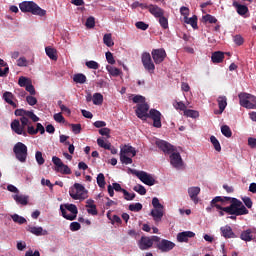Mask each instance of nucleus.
I'll use <instances>...</instances> for the list:
<instances>
[{
    "mask_svg": "<svg viewBox=\"0 0 256 256\" xmlns=\"http://www.w3.org/2000/svg\"><path fill=\"white\" fill-rule=\"evenodd\" d=\"M80 230H81L80 222H71L70 231H80Z\"/></svg>",
    "mask_w": 256,
    "mask_h": 256,
    "instance_id": "nucleus-60",
    "label": "nucleus"
},
{
    "mask_svg": "<svg viewBox=\"0 0 256 256\" xmlns=\"http://www.w3.org/2000/svg\"><path fill=\"white\" fill-rule=\"evenodd\" d=\"M128 153H130L132 157H135L137 153L135 147L131 145H124V147L121 149L120 154L127 155Z\"/></svg>",
    "mask_w": 256,
    "mask_h": 256,
    "instance_id": "nucleus-29",
    "label": "nucleus"
},
{
    "mask_svg": "<svg viewBox=\"0 0 256 256\" xmlns=\"http://www.w3.org/2000/svg\"><path fill=\"white\" fill-rule=\"evenodd\" d=\"M120 161L125 165H130L133 163V160L130 157L122 153H120Z\"/></svg>",
    "mask_w": 256,
    "mask_h": 256,
    "instance_id": "nucleus-48",
    "label": "nucleus"
},
{
    "mask_svg": "<svg viewBox=\"0 0 256 256\" xmlns=\"http://www.w3.org/2000/svg\"><path fill=\"white\" fill-rule=\"evenodd\" d=\"M152 57L156 65L164 62L167 57L166 50L164 48H156L152 50Z\"/></svg>",
    "mask_w": 256,
    "mask_h": 256,
    "instance_id": "nucleus-13",
    "label": "nucleus"
},
{
    "mask_svg": "<svg viewBox=\"0 0 256 256\" xmlns=\"http://www.w3.org/2000/svg\"><path fill=\"white\" fill-rule=\"evenodd\" d=\"M96 183L98 187L105 188L106 182H105V176L104 174L100 173L96 177Z\"/></svg>",
    "mask_w": 256,
    "mask_h": 256,
    "instance_id": "nucleus-36",
    "label": "nucleus"
},
{
    "mask_svg": "<svg viewBox=\"0 0 256 256\" xmlns=\"http://www.w3.org/2000/svg\"><path fill=\"white\" fill-rule=\"evenodd\" d=\"M240 238H241V240H243L245 242H251L253 240L252 230L247 229V230L243 231L240 235Z\"/></svg>",
    "mask_w": 256,
    "mask_h": 256,
    "instance_id": "nucleus-30",
    "label": "nucleus"
},
{
    "mask_svg": "<svg viewBox=\"0 0 256 256\" xmlns=\"http://www.w3.org/2000/svg\"><path fill=\"white\" fill-rule=\"evenodd\" d=\"M86 66L88 69H91V70H98L100 67V65L95 61L86 62Z\"/></svg>",
    "mask_w": 256,
    "mask_h": 256,
    "instance_id": "nucleus-53",
    "label": "nucleus"
},
{
    "mask_svg": "<svg viewBox=\"0 0 256 256\" xmlns=\"http://www.w3.org/2000/svg\"><path fill=\"white\" fill-rule=\"evenodd\" d=\"M52 161H53L54 165L56 166V169L61 168L64 164L63 161L59 157H56V156H54L52 158Z\"/></svg>",
    "mask_w": 256,
    "mask_h": 256,
    "instance_id": "nucleus-58",
    "label": "nucleus"
},
{
    "mask_svg": "<svg viewBox=\"0 0 256 256\" xmlns=\"http://www.w3.org/2000/svg\"><path fill=\"white\" fill-rule=\"evenodd\" d=\"M18 84L21 88H25L31 84V80L22 76L19 78Z\"/></svg>",
    "mask_w": 256,
    "mask_h": 256,
    "instance_id": "nucleus-43",
    "label": "nucleus"
},
{
    "mask_svg": "<svg viewBox=\"0 0 256 256\" xmlns=\"http://www.w3.org/2000/svg\"><path fill=\"white\" fill-rule=\"evenodd\" d=\"M36 162L39 166H42L45 164V159L43 157V153L41 151H37L35 154Z\"/></svg>",
    "mask_w": 256,
    "mask_h": 256,
    "instance_id": "nucleus-44",
    "label": "nucleus"
},
{
    "mask_svg": "<svg viewBox=\"0 0 256 256\" xmlns=\"http://www.w3.org/2000/svg\"><path fill=\"white\" fill-rule=\"evenodd\" d=\"M123 194H124V199L126 201H134L135 197H136V194L135 193H130L128 192L127 190L126 191H123Z\"/></svg>",
    "mask_w": 256,
    "mask_h": 256,
    "instance_id": "nucleus-54",
    "label": "nucleus"
},
{
    "mask_svg": "<svg viewBox=\"0 0 256 256\" xmlns=\"http://www.w3.org/2000/svg\"><path fill=\"white\" fill-rule=\"evenodd\" d=\"M170 163L175 169H181L184 165L183 159L179 152H172L170 154Z\"/></svg>",
    "mask_w": 256,
    "mask_h": 256,
    "instance_id": "nucleus-14",
    "label": "nucleus"
},
{
    "mask_svg": "<svg viewBox=\"0 0 256 256\" xmlns=\"http://www.w3.org/2000/svg\"><path fill=\"white\" fill-rule=\"evenodd\" d=\"M160 240L161 238L158 236H152V237L142 236L138 241V247L143 251L148 250V249H151V247H153L154 243H157Z\"/></svg>",
    "mask_w": 256,
    "mask_h": 256,
    "instance_id": "nucleus-8",
    "label": "nucleus"
},
{
    "mask_svg": "<svg viewBox=\"0 0 256 256\" xmlns=\"http://www.w3.org/2000/svg\"><path fill=\"white\" fill-rule=\"evenodd\" d=\"M103 42L108 47L114 46V41L112 39V34L111 33L104 34Z\"/></svg>",
    "mask_w": 256,
    "mask_h": 256,
    "instance_id": "nucleus-35",
    "label": "nucleus"
},
{
    "mask_svg": "<svg viewBox=\"0 0 256 256\" xmlns=\"http://www.w3.org/2000/svg\"><path fill=\"white\" fill-rule=\"evenodd\" d=\"M221 132H222V134H223L224 137H227V138L232 137V130H231V128H230L229 126H227V125L222 126Z\"/></svg>",
    "mask_w": 256,
    "mask_h": 256,
    "instance_id": "nucleus-42",
    "label": "nucleus"
},
{
    "mask_svg": "<svg viewBox=\"0 0 256 256\" xmlns=\"http://www.w3.org/2000/svg\"><path fill=\"white\" fill-rule=\"evenodd\" d=\"M185 24L191 25L192 28L198 29V16L194 15L191 18H184Z\"/></svg>",
    "mask_w": 256,
    "mask_h": 256,
    "instance_id": "nucleus-28",
    "label": "nucleus"
},
{
    "mask_svg": "<svg viewBox=\"0 0 256 256\" xmlns=\"http://www.w3.org/2000/svg\"><path fill=\"white\" fill-rule=\"evenodd\" d=\"M232 6L237 9V13L241 16H245L249 12V8L246 5L239 4L238 2H233Z\"/></svg>",
    "mask_w": 256,
    "mask_h": 256,
    "instance_id": "nucleus-25",
    "label": "nucleus"
},
{
    "mask_svg": "<svg viewBox=\"0 0 256 256\" xmlns=\"http://www.w3.org/2000/svg\"><path fill=\"white\" fill-rule=\"evenodd\" d=\"M97 145L105 150L111 148V143H105L102 138L97 139Z\"/></svg>",
    "mask_w": 256,
    "mask_h": 256,
    "instance_id": "nucleus-49",
    "label": "nucleus"
},
{
    "mask_svg": "<svg viewBox=\"0 0 256 256\" xmlns=\"http://www.w3.org/2000/svg\"><path fill=\"white\" fill-rule=\"evenodd\" d=\"M175 243L170 240L160 239L156 241V249H159L161 252H169L174 249Z\"/></svg>",
    "mask_w": 256,
    "mask_h": 256,
    "instance_id": "nucleus-12",
    "label": "nucleus"
},
{
    "mask_svg": "<svg viewBox=\"0 0 256 256\" xmlns=\"http://www.w3.org/2000/svg\"><path fill=\"white\" fill-rule=\"evenodd\" d=\"M98 133L101 136L111 138V129L110 128H101L100 130H98Z\"/></svg>",
    "mask_w": 256,
    "mask_h": 256,
    "instance_id": "nucleus-51",
    "label": "nucleus"
},
{
    "mask_svg": "<svg viewBox=\"0 0 256 256\" xmlns=\"http://www.w3.org/2000/svg\"><path fill=\"white\" fill-rule=\"evenodd\" d=\"M73 81L76 83V84H85L86 81H87V78L84 74L82 73H77L74 75L73 77Z\"/></svg>",
    "mask_w": 256,
    "mask_h": 256,
    "instance_id": "nucleus-31",
    "label": "nucleus"
},
{
    "mask_svg": "<svg viewBox=\"0 0 256 256\" xmlns=\"http://www.w3.org/2000/svg\"><path fill=\"white\" fill-rule=\"evenodd\" d=\"M240 105L247 109H254V103H256V96L248 93L239 94Z\"/></svg>",
    "mask_w": 256,
    "mask_h": 256,
    "instance_id": "nucleus-9",
    "label": "nucleus"
},
{
    "mask_svg": "<svg viewBox=\"0 0 256 256\" xmlns=\"http://www.w3.org/2000/svg\"><path fill=\"white\" fill-rule=\"evenodd\" d=\"M200 192H201L200 187H190L188 189L189 197L191 201H193L195 204L199 203L198 195L200 194Z\"/></svg>",
    "mask_w": 256,
    "mask_h": 256,
    "instance_id": "nucleus-21",
    "label": "nucleus"
},
{
    "mask_svg": "<svg viewBox=\"0 0 256 256\" xmlns=\"http://www.w3.org/2000/svg\"><path fill=\"white\" fill-rule=\"evenodd\" d=\"M147 118H150L153 120V126L157 129L162 128V113L160 111H157L155 109H150V112L147 116Z\"/></svg>",
    "mask_w": 256,
    "mask_h": 256,
    "instance_id": "nucleus-11",
    "label": "nucleus"
},
{
    "mask_svg": "<svg viewBox=\"0 0 256 256\" xmlns=\"http://www.w3.org/2000/svg\"><path fill=\"white\" fill-rule=\"evenodd\" d=\"M152 205L154 209L150 211V215L153 217L156 223H159L164 217V206L159 202V198L157 197L153 198Z\"/></svg>",
    "mask_w": 256,
    "mask_h": 256,
    "instance_id": "nucleus-5",
    "label": "nucleus"
},
{
    "mask_svg": "<svg viewBox=\"0 0 256 256\" xmlns=\"http://www.w3.org/2000/svg\"><path fill=\"white\" fill-rule=\"evenodd\" d=\"M54 120L58 123H64L65 122V118H64V116L62 115L61 112L54 114Z\"/></svg>",
    "mask_w": 256,
    "mask_h": 256,
    "instance_id": "nucleus-63",
    "label": "nucleus"
},
{
    "mask_svg": "<svg viewBox=\"0 0 256 256\" xmlns=\"http://www.w3.org/2000/svg\"><path fill=\"white\" fill-rule=\"evenodd\" d=\"M221 235L225 239H235L237 238L236 234L233 232V229L230 225H225L220 228Z\"/></svg>",
    "mask_w": 256,
    "mask_h": 256,
    "instance_id": "nucleus-18",
    "label": "nucleus"
},
{
    "mask_svg": "<svg viewBox=\"0 0 256 256\" xmlns=\"http://www.w3.org/2000/svg\"><path fill=\"white\" fill-rule=\"evenodd\" d=\"M142 64L144 66V69L148 72V73H154L155 71V65L152 61L151 55L149 52H144L142 54Z\"/></svg>",
    "mask_w": 256,
    "mask_h": 256,
    "instance_id": "nucleus-10",
    "label": "nucleus"
},
{
    "mask_svg": "<svg viewBox=\"0 0 256 256\" xmlns=\"http://www.w3.org/2000/svg\"><path fill=\"white\" fill-rule=\"evenodd\" d=\"M148 111H149V105L147 103H141V104H138L136 115L140 120L147 121L148 114H149Z\"/></svg>",
    "mask_w": 256,
    "mask_h": 256,
    "instance_id": "nucleus-15",
    "label": "nucleus"
},
{
    "mask_svg": "<svg viewBox=\"0 0 256 256\" xmlns=\"http://www.w3.org/2000/svg\"><path fill=\"white\" fill-rule=\"evenodd\" d=\"M148 12H150V14H152L155 18L162 17L165 14V11L161 7L154 4H150Z\"/></svg>",
    "mask_w": 256,
    "mask_h": 256,
    "instance_id": "nucleus-22",
    "label": "nucleus"
},
{
    "mask_svg": "<svg viewBox=\"0 0 256 256\" xmlns=\"http://www.w3.org/2000/svg\"><path fill=\"white\" fill-rule=\"evenodd\" d=\"M14 115L20 117V120L15 119L11 122V130L17 135H22L23 137H28L26 128L30 124V120L37 122L39 117L32 111H26L25 109H17L14 111Z\"/></svg>",
    "mask_w": 256,
    "mask_h": 256,
    "instance_id": "nucleus-2",
    "label": "nucleus"
},
{
    "mask_svg": "<svg viewBox=\"0 0 256 256\" xmlns=\"http://www.w3.org/2000/svg\"><path fill=\"white\" fill-rule=\"evenodd\" d=\"M244 42L245 40L241 35L237 34L234 36V43H236V45L241 46Z\"/></svg>",
    "mask_w": 256,
    "mask_h": 256,
    "instance_id": "nucleus-64",
    "label": "nucleus"
},
{
    "mask_svg": "<svg viewBox=\"0 0 256 256\" xmlns=\"http://www.w3.org/2000/svg\"><path fill=\"white\" fill-rule=\"evenodd\" d=\"M203 20L205 23H209V24H216L218 22L217 18H215V16L212 15H205L203 16Z\"/></svg>",
    "mask_w": 256,
    "mask_h": 256,
    "instance_id": "nucleus-45",
    "label": "nucleus"
},
{
    "mask_svg": "<svg viewBox=\"0 0 256 256\" xmlns=\"http://www.w3.org/2000/svg\"><path fill=\"white\" fill-rule=\"evenodd\" d=\"M45 53L47 57H50V59L56 61L57 60V55H56V50L51 47H46L45 48Z\"/></svg>",
    "mask_w": 256,
    "mask_h": 256,
    "instance_id": "nucleus-33",
    "label": "nucleus"
},
{
    "mask_svg": "<svg viewBox=\"0 0 256 256\" xmlns=\"http://www.w3.org/2000/svg\"><path fill=\"white\" fill-rule=\"evenodd\" d=\"M27 231H29V233H33L36 236L48 235V231L44 230L43 227L28 226Z\"/></svg>",
    "mask_w": 256,
    "mask_h": 256,
    "instance_id": "nucleus-23",
    "label": "nucleus"
},
{
    "mask_svg": "<svg viewBox=\"0 0 256 256\" xmlns=\"http://www.w3.org/2000/svg\"><path fill=\"white\" fill-rule=\"evenodd\" d=\"M216 207L218 210L225 212L228 215H248L249 210L237 198L227 196H216L211 202L210 206L206 208L207 212H211L212 208Z\"/></svg>",
    "mask_w": 256,
    "mask_h": 256,
    "instance_id": "nucleus-1",
    "label": "nucleus"
},
{
    "mask_svg": "<svg viewBox=\"0 0 256 256\" xmlns=\"http://www.w3.org/2000/svg\"><path fill=\"white\" fill-rule=\"evenodd\" d=\"M134 191L137 192L141 196H145L147 194V190L143 185L138 184L134 187Z\"/></svg>",
    "mask_w": 256,
    "mask_h": 256,
    "instance_id": "nucleus-46",
    "label": "nucleus"
},
{
    "mask_svg": "<svg viewBox=\"0 0 256 256\" xmlns=\"http://www.w3.org/2000/svg\"><path fill=\"white\" fill-rule=\"evenodd\" d=\"M159 24L162 27V29H168L169 28V23H168V18L164 16H159Z\"/></svg>",
    "mask_w": 256,
    "mask_h": 256,
    "instance_id": "nucleus-47",
    "label": "nucleus"
},
{
    "mask_svg": "<svg viewBox=\"0 0 256 256\" xmlns=\"http://www.w3.org/2000/svg\"><path fill=\"white\" fill-rule=\"evenodd\" d=\"M106 60L111 65H114L116 63L113 53L111 51L106 52Z\"/></svg>",
    "mask_w": 256,
    "mask_h": 256,
    "instance_id": "nucleus-57",
    "label": "nucleus"
},
{
    "mask_svg": "<svg viewBox=\"0 0 256 256\" xmlns=\"http://www.w3.org/2000/svg\"><path fill=\"white\" fill-rule=\"evenodd\" d=\"M196 234L192 231H184L177 234V241L179 243H188L189 238L195 237Z\"/></svg>",
    "mask_w": 256,
    "mask_h": 256,
    "instance_id": "nucleus-19",
    "label": "nucleus"
},
{
    "mask_svg": "<svg viewBox=\"0 0 256 256\" xmlns=\"http://www.w3.org/2000/svg\"><path fill=\"white\" fill-rule=\"evenodd\" d=\"M94 105H102L103 104V95L100 93H95L92 98Z\"/></svg>",
    "mask_w": 256,
    "mask_h": 256,
    "instance_id": "nucleus-37",
    "label": "nucleus"
},
{
    "mask_svg": "<svg viewBox=\"0 0 256 256\" xmlns=\"http://www.w3.org/2000/svg\"><path fill=\"white\" fill-rule=\"evenodd\" d=\"M135 25L142 31H146L149 28V24L145 23L144 21H138Z\"/></svg>",
    "mask_w": 256,
    "mask_h": 256,
    "instance_id": "nucleus-55",
    "label": "nucleus"
},
{
    "mask_svg": "<svg viewBox=\"0 0 256 256\" xmlns=\"http://www.w3.org/2000/svg\"><path fill=\"white\" fill-rule=\"evenodd\" d=\"M71 128L75 135H78L81 133V130H82L81 124H72Z\"/></svg>",
    "mask_w": 256,
    "mask_h": 256,
    "instance_id": "nucleus-62",
    "label": "nucleus"
},
{
    "mask_svg": "<svg viewBox=\"0 0 256 256\" xmlns=\"http://www.w3.org/2000/svg\"><path fill=\"white\" fill-rule=\"evenodd\" d=\"M95 24H96V22H95L94 16H89V18H87V20H86V27L94 28Z\"/></svg>",
    "mask_w": 256,
    "mask_h": 256,
    "instance_id": "nucleus-56",
    "label": "nucleus"
},
{
    "mask_svg": "<svg viewBox=\"0 0 256 256\" xmlns=\"http://www.w3.org/2000/svg\"><path fill=\"white\" fill-rule=\"evenodd\" d=\"M13 153L16 155V158L21 162L25 163L28 157V147L26 144L18 142L13 146Z\"/></svg>",
    "mask_w": 256,
    "mask_h": 256,
    "instance_id": "nucleus-6",
    "label": "nucleus"
},
{
    "mask_svg": "<svg viewBox=\"0 0 256 256\" xmlns=\"http://www.w3.org/2000/svg\"><path fill=\"white\" fill-rule=\"evenodd\" d=\"M20 11L24 13H32L33 15L44 17L46 16V10L39 7L35 2H21L19 4Z\"/></svg>",
    "mask_w": 256,
    "mask_h": 256,
    "instance_id": "nucleus-3",
    "label": "nucleus"
},
{
    "mask_svg": "<svg viewBox=\"0 0 256 256\" xmlns=\"http://www.w3.org/2000/svg\"><path fill=\"white\" fill-rule=\"evenodd\" d=\"M56 171L60 172L63 175H70L72 173L71 169L66 164H62V166L56 168Z\"/></svg>",
    "mask_w": 256,
    "mask_h": 256,
    "instance_id": "nucleus-38",
    "label": "nucleus"
},
{
    "mask_svg": "<svg viewBox=\"0 0 256 256\" xmlns=\"http://www.w3.org/2000/svg\"><path fill=\"white\" fill-rule=\"evenodd\" d=\"M156 146L165 154H172L175 152L174 146L163 140L157 141Z\"/></svg>",
    "mask_w": 256,
    "mask_h": 256,
    "instance_id": "nucleus-16",
    "label": "nucleus"
},
{
    "mask_svg": "<svg viewBox=\"0 0 256 256\" xmlns=\"http://www.w3.org/2000/svg\"><path fill=\"white\" fill-rule=\"evenodd\" d=\"M60 212L63 218L73 221L77 219L79 211L74 204H62L60 205Z\"/></svg>",
    "mask_w": 256,
    "mask_h": 256,
    "instance_id": "nucleus-4",
    "label": "nucleus"
},
{
    "mask_svg": "<svg viewBox=\"0 0 256 256\" xmlns=\"http://www.w3.org/2000/svg\"><path fill=\"white\" fill-rule=\"evenodd\" d=\"M84 190H85V187L82 184L75 183L74 189L71 188L69 191L70 197L72 199H80V197H81L80 193H82Z\"/></svg>",
    "mask_w": 256,
    "mask_h": 256,
    "instance_id": "nucleus-17",
    "label": "nucleus"
},
{
    "mask_svg": "<svg viewBox=\"0 0 256 256\" xmlns=\"http://www.w3.org/2000/svg\"><path fill=\"white\" fill-rule=\"evenodd\" d=\"M26 102L30 106L37 105V99L34 96H26Z\"/></svg>",
    "mask_w": 256,
    "mask_h": 256,
    "instance_id": "nucleus-61",
    "label": "nucleus"
},
{
    "mask_svg": "<svg viewBox=\"0 0 256 256\" xmlns=\"http://www.w3.org/2000/svg\"><path fill=\"white\" fill-rule=\"evenodd\" d=\"M218 105H219V111H214L215 115H221L223 111L227 108V105H228L227 96H219Z\"/></svg>",
    "mask_w": 256,
    "mask_h": 256,
    "instance_id": "nucleus-20",
    "label": "nucleus"
},
{
    "mask_svg": "<svg viewBox=\"0 0 256 256\" xmlns=\"http://www.w3.org/2000/svg\"><path fill=\"white\" fill-rule=\"evenodd\" d=\"M184 115L188 118H192V119H197L199 118V112L198 111H194V110H185L184 111Z\"/></svg>",
    "mask_w": 256,
    "mask_h": 256,
    "instance_id": "nucleus-40",
    "label": "nucleus"
},
{
    "mask_svg": "<svg viewBox=\"0 0 256 256\" xmlns=\"http://www.w3.org/2000/svg\"><path fill=\"white\" fill-rule=\"evenodd\" d=\"M242 201L247 209H251L253 207V201L250 197H242Z\"/></svg>",
    "mask_w": 256,
    "mask_h": 256,
    "instance_id": "nucleus-52",
    "label": "nucleus"
},
{
    "mask_svg": "<svg viewBox=\"0 0 256 256\" xmlns=\"http://www.w3.org/2000/svg\"><path fill=\"white\" fill-rule=\"evenodd\" d=\"M210 141L214 147V150L216 152H221V144L219 143L218 139L215 136H211Z\"/></svg>",
    "mask_w": 256,
    "mask_h": 256,
    "instance_id": "nucleus-39",
    "label": "nucleus"
},
{
    "mask_svg": "<svg viewBox=\"0 0 256 256\" xmlns=\"http://www.w3.org/2000/svg\"><path fill=\"white\" fill-rule=\"evenodd\" d=\"M129 171L131 172V174H134L136 177H138V179L144 185L153 186L156 183V180L154 179V177L152 175L148 174L147 172L137 171L134 169H129Z\"/></svg>",
    "mask_w": 256,
    "mask_h": 256,
    "instance_id": "nucleus-7",
    "label": "nucleus"
},
{
    "mask_svg": "<svg viewBox=\"0 0 256 256\" xmlns=\"http://www.w3.org/2000/svg\"><path fill=\"white\" fill-rule=\"evenodd\" d=\"M128 209H129V211H131V212H136V213H138V212H140L141 210H143V205L140 204V203L130 204V205L128 206Z\"/></svg>",
    "mask_w": 256,
    "mask_h": 256,
    "instance_id": "nucleus-41",
    "label": "nucleus"
},
{
    "mask_svg": "<svg viewBox=\"0 0 256 256\" xmlns=\"http://www.w3.org/2000/svg\"><path fill=\"white\" fill-rule=\"evenodd\" d=\"M3 99L4 101L8 104L11 105L13 108H17V104L13 101L14 95L11 92H5L3 94Z\"/></svg>",
    "mask_w": 256,
    "mask_h": 256,
    "instance_id": "nucleus-27",
    "label": "nucleus"
},
{
    "mask_svg": "<svg viewBox=\"0 0 256 256\" xmlns=\"http://www.w3.org/2000/svg\"><path fill=\"white\" fill-rule=\"evenodd\" d=\"M13 200L16 201L18 204H21L23 206L28 205L29 203V197L26 195H19L15 194L12 196Z\"/></svg>",
    "mask_w": 256,
    "mask_h": 256,
    "instance_id": "nucleus-26",
    "label": "nucleus"
},
{
    "mask_svg": "<svg viewBox=\"0 0 256 256\" xmlns=\"http://www.w3.org/2000/svg\"><path fill=\"white\" fill-rule=\"evenodd\" d=\"M224 60V53L222 51H215L212 53L211 61L214 64L222 63Z\"/></svg>",
    "mask_w": 256,
    "mask_h": 256,
    "instance_id": "nucleus-24",
    "label": "nucleus"
},
{
    "mask_svg": "<svg viewBox=\"0 0 256 256\" xmlns=\"http://www.w3.org/2000/svg\"><path fill=\"white\" fill-rule=\"evenodd\" d=\"M106 70L108 71V73L113 76V77H117L120 75L121 71L119 68L114 67L112 65H107Z\"/></svg>",
    "mask_w": 256,
    "mask_h": 256,
    "instance_id": "nucleus-32",
    "label": "nucleus"
},
{
    "mask_svg": "<svg viewBox=\"0 0 256 256\" xmlns=\"http://www.w3.org/2000/svg\"><path fill=\"white\" fill-rule=\"evenodd\" d=\"M173 106H174V108H176L177 110H180V111H186L187 109V107H186V105L182 102V101H175L174 103H173Z\"/></svg>",
    "mask_w": 256,
    "mask_h": 256,
    "instance_id": "nucleus-50",
    "label": "nucleus"
},
{
    "mask_svg": "<svg viewBox=\"0 0 256 256\" xmlns=\"http://www.w3.org/2000/svg\"><path fill=\"white\" fill-rule=\"evenodd\" d=\"M17 65L19 67H27L28 66V60L26 59V57H20L17 60Z\"/></svg>",
    "mask_w": 256,
    "mask_h": 256,
    "instance_id": "nucleus-59",
    "label": "nucleus"
},
{
    "mask_svg": "<svg viewBox=\"0 0 256 256\" xmlns=\"http://www.w3.org/2000/svg\"><path fill=\"white\" fill-rule=\"evenodd\" d=\"M11 219L14 223H18L19 225L27 223V219L22 216H19L18 214L11 215Z\"/></svg>",
    "mask_w": 256,
    "mask_h": 256,
    "instance_id": "nucleus-34",
    "label": "nucleus"
}]
</instances>
